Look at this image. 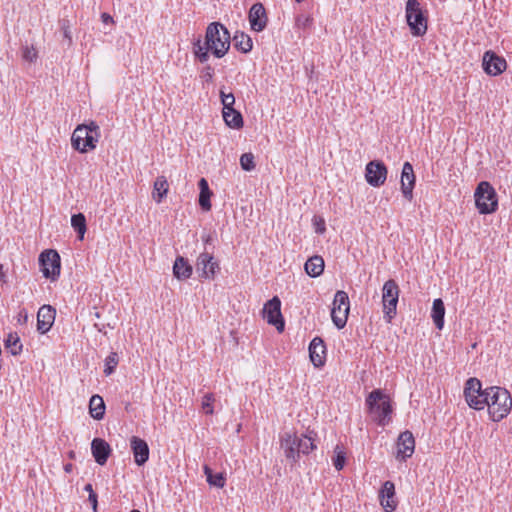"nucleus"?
<instances>
[{
	"label": "nucleus",
	"mask_w": 512,
	"mask_h": 512,
	"mask_svg": "<svg viewBox=\"0 0 512 512\" xmlns=\"http://www.w3.org/2000/svg\"><path fill=\"white\" fill-rule=\"evenodd\" d=\"M204 474L206 475L207 482L217 488H223L225 485V478L222 473L213 474L212 469L208 466H204Z\"/></svg>",
	"instance_id": "33"
},
{
	"label": "nucleus",
	"mask_w": 512,
	"mask_h": 512,
	"mask_svg": "<svg viewBox=\"0 0 512 512\" xmlns=\"http://www.w3.org/2000/svg\"><path fill=\"white\" fill-rule=\"evenodd\" d=\"M41 271L45 278L56 280L60 275V256L56 250H45L39 256Z\"/></svg>",
	"instance_id": "10"
},
{
	"label": "nucleus",
	"mask_w": 512,
	"mask_h": 512,
	"mask_svg": "<svg viewBox=\"0 0 512 512\" xmlns=\"http://www.w3.org/2000/svg\"><path fill=\"white\" fill-rule=\"evenodd\" d=\"M223 119L227 126L234 129H239L243 127V117L240 112L223 113Z\"/></svg>",
	"instance_id": "35"
},
{
	"label": "nucleus",
	"mask_w": 512,
	"mask_h": 512,
	"mask_svg": "<svg viewBox=\"0 0 512 512\" xmlns=\"http://www.w3.org/2000/svg\"><path fill=\"white\" fill-rule=\"evenodd\" d=\"M445 306L442 299L438 298L433 301L431 317L435 326L442 329L444 326Z\"/></svg>",
	"instance_id": "30"
},
{
	"label": "nucleus",
	"mask_w": 512,
	"mask_h": 512,
	"mask_svg": "<svg viewBox=\"0 0 512 512\" xmlns=\"http://www.w3.org/2000/svg\"><path fill=\"white\" fill-rule=\"evenodd\" d=\"M4 346L14 356L19 355L22 351V343L17 333L8 334L4 340Z\"/></svg>",
	"instance_id": "32"
},
{
	"label": "nucleus",
	"mask_w": 512,
	"mask_h": 512,
	"mask_svg": "<svg viewBox=\"0 0 512 512\" xmlns=\"http://www.w3.org/2000/svg\"><path fill=\"white\" fill-rule=\"evenodd\" d=\"M89 413L92 418L101 420L105 414V403L99 395H93L89 402Z\"/></svg>",
	"instance_id": "28"
},
{
	"label": "nucleus",
	"mask_w": 512,
	"mask_h": 512,
	"mask_svg": "<svg viewBox=\"0 0 512 512\" xmlns=\"http://www.w3.org/2000/svg\"><path fill=\"white\" fill-rule=\"evenodd\" d=\"M312 431H309L308 434H304L301 437L297 435V444L298 450L300 454H308L309 452L316 449V445L314 443V438L312 437Z\"/></svg>",
	"instance_id": "31"
},
{
	"label": "nucleus",
	"mask_w": 512,
	"mask_h": 512,
	"mask_svg": "<svg viewBox=\"0 0 512 512\" xmlns=\"http://www.w3.org/2000/svg\"><path fill=\"white\" fill-rule=\"evenodd\" d=\"M233 112H238L237 110L234 109V105H231V106H223V111L222 113H230L232 114Z\"/></svg>",
	"instance_id": "49"
},
{
	"label": "nucleus",
	"mask_w": 512,
	"mask_h": 512,
	"mask_svg": "<svg viewBox=\"0 0 512 512\" xmlns=\"http://www.w3.org/2000/svg\"><path fill=\"white\" fill-rule=\"evenodd\" d=\"M305 271L310 277H318L324 271V260L321 256L310 257L305 263Z\"/></svg>",
	"instance_id": "26"
},
{
	"label": "nucleus",
	"mask_w": 512,
	"mask_h": 512,
	"mask_svg": "<svg viewBox=\"0 0 512 512\" xmlns=\"http://www.w3.org/2000/svg\"><path fill=\"white\" fill-rule=\"evenodd\" d=\"M71 225L82 240L86 232V219L82 213L74 214L71 217Z\"/></svg>",
	"instance_id": "34"
},
{
	"label": "nucleus",
	"mask_w": 512,
	"mask_h": 512,
	"mask_svg": "<svg viewBox=\"0 0 512 512\" xmlns=\"http://www.w3.org/2000/svg\"><path fill=\"white\" fill-rule=\"evenodd\" d=\"M415 439L413 434L406 430L400 433L397 440V458L405 461L414 453Z\"/></svg>",
	"instance_id": "18"
},
{
	"label": "nucleus",
	"mask_w": 512,
	"mask_h": 512,
	"mask_svg": "<svg viewBox=\"0 0 512 512\" xmlns=\"http://www.w3.org/2000/svg\"><path fill=\"white\" fill-rule=\"evenodd\" d=\"M249 22L251 29L256 32H261L265 29L268 17L266 10L262 3L257 2L253 4L249 10Z\"/></svg>",
	"instance_id": "16"
},
{
	"label": "nucleus",
	"mask_w": 512,
	"mask_h": 512,
	"mask_svg": "<svg viewBox=\"0 0 512 512\" xmlns=\"http://www.w3.org/2000/svg\"><path fill=\"white\" fill-rule=\"evenodd\" d=\"M406 21L411 34L420 37L426 34L428 19L418 0H408L405 7Z\"/></svg>",
	"instance_id": "4"
},
{
	"label": "nucleus",
	"mask_w": 512,
	"mask_h": 512,
	"mask_svg": "<svg viewBox=\"0 0 512 512\" xmlns=\"http://www.w3.org/2000/svg\"><path fill=\"white\" fill-rule=\"evenodd\" d=\"M98 141L99 135L90 133L85 124H79L71 136L72 147L80 153L95 149Z\"/></svg>",
	"instance_id": "8"
},
{
	"label": "nucleus",
	"mask_w": 512,
	"mask_h": 512,
	"mask_svg": "<svg viewBox=\"0 0 512 512\" xmlns=\"http://www.w3.org/2000/svg\"><path fill=\"white\" fill-rule=\"evenodd\" d=\"M366 405L373 420L379 426H386L391 422L393 411L390 397L381 389H375L366 398Z\"/></svg>",
	"instance_id": "2"
},
{
	"label": "nucleus",
	"mask_w": 512,
	"mask_h": 512,
	"mask_svg": "<svg viewBox=\"0 0 512 512\" xmlns=\"http://www.w3.org/2000/svg\"><path fill=\"white\" fill-rule=\"evenodd\" d=\"M214 71L211 66H206L203 70V78H205L206 81H210L213 77Z\"/></svg>",
	"instance_id": "46"
},
{
	"label": "nucleus",
	"mask_w": 512,
	"mask_h": 512,
	"mask_svg": "<svg viewBox=\"0 0 512 512\" xmlns=\"http://www.w3.org/2000/svg\"><path fill=\"white\" fill-rule=\"evenodd\" d=\"M17 321L19 324H26L28 321V312L25 308L20 309L17 315Z\"/></svg>",
	"instance_id": "44"
},
{
	"label": "nucleus",
	"mask_w": 512,
	"mask_h": 512,
	"mask_svg": "<svg viewBox=\"0 0 512 512\" xmlns=\"http://www.w3.org/2000/svg\"><path fill=\"white\" fill-rule=\"evenodd\" d=\"M192 266L189 264L188 260L182 256H178L175 259L173 265V274L178 280H186L192 275Z\"/></svg>",
	"instance_id": "24"
},
{
	"label": "nucleus",
	"mask_w": 512,
	"mask_h": 512,
	"mask_svg": "<svg viewBox=\"0 0 512 512\" xmlns=\"http://www.w3.org/2000/svg\"><path fill=\"white\" fill-rule=\"evenodd\" d=\"M297 3H301L303 2L304 0H295Z\"/></svg>",
	"instance_id": "55"
},
{
	"label": "nucleus",
	"mask_w": 512,
	"mask_h": 512,
	"mask_svg": "<svg viewBox=\"0 0 512 512\" xmlns=\"http://www.w3.org/2000/svg\"><path fill=\"white\" fill-rule=\"evenodd\" d=\"M490 387L482 389L481 381L477 378H469L464 387V397L468 406L475 410L486 407L490 398Z\"/></svg>",
	"instance_id": "6"
},
{
	"label": "nucleus",
	"mask_w": 512,
	"mask_h": 512,
	"mask_svg": "<svg viewBox=\"0 0 512 512\" xmlns=\"http://www.w3.org/2000/svg\"><path fill=\"white\" fill-rule=\"evenodd\" d=\"M313 225L318 234H323L326 231L325 220L320 216H314Z\"/></svg>",
	"instance_id": "43"
},
{
	"label": "nucleus",
	"mask_w": 512,
	"mask_h": 512,
	"mask_svg": "<svg viewBox=\"0 0 512 512\" xmlns=\"http://www.w3.org/2000/svg\"><path fill=\"white\" fill-rule=\"evenodd\" d=\"M60 27H61V30L63 31L64 38L67 40L68 45H71L72 44V34H71V30H70L69 20L62 19L60 21Z\"/></svg>",
	"instance_id": "40"
},
{
	"label": "nucleus",
	"mask_w": 512,
	"mask_h": 512,
	"mask_svg": "<svg viewBox=\"0 0 512 512\" xmlns=\"http://www.w3.org/2000/svg\"><path fill=\"white\" fill-rule=\"evenodd\" d=\"M95 316H96L97 318H99V317H100V315H99V313H98V312H96V313H95Z\"/></svg>",
	"instance_id": "54"
},
{
	"label": "nucleus",
	"mask_w": 512,
	"mask_h": 512,
	"mask_svg": "<svg viewBox=\"0 0 512 512\" xmlns=\"http://www.w3.org/2000/svg\"><path fill=\"white\" fill-rule=\"evenodd\" d=\"M38 57L37 51L34 46H24L22 48V58L27 62H34Z\"/></svg>",
	"instance_id": "38"
},
{
	"label": "nucleus",
	"mask_w": 512,
	"mask_h": 512,
	"mask_svg": "<svg viewBox=\"0 0 512 512\" xmlns=\"http://www.w3.org/2000/svg\"><path fill=\"white\" fill-rule=\"evenodd\" d=\"M345 453L342 451L336 452L335 457L333 458V465L336 468V470L340 471L343 469L345 465Z\"/></svg>",
	"instance_id": "42"
},
{
	"label": "nucleus",
	"mask_w": 512,
	"mask_h": 512,
	"mask_svg": "<svg viewBox=\"0 0 512 512\" xmlns=\"http://www.w3.org/2000/svg\"><path fill=\"white\" fill-rule=\"evenodd\" d=\"M399 299V287L395 280H387L382 288V304L384 319L390 323L396 315V308Z\"/></svg>",
	"instance_id": "7"
},
{
	"label": "nucleus",
	"mask_w": 512,
	"mask_h": 512,
	"mask_svg": "<svg viewBox=\"0 0 512 512\" xmlns=\"http://www.w3.org/2000/svg\"><path fill=\"white\" fill-rule=\"evenodd\" d=\"M196 270L200 273L201 277L213 279L219 270V263L214 260L211 254L203 252L197 258Z\"/></svg>",
	"instance_id": "15"
},
{
	"label": "nucleus",
	"mask_w": 512,
	"mask_h": 512,
	"mask_svg": "<svg viewBox=\"0 0 512 512\" xmlns=\"http://www.w3.org/2000/svg\"><path fill=\"white\" fill-rule=\"evenodd\" d=\"M482 67L486 74L498 76L506 70L507 63L502 56H499L492 50H488L483 55Z\"/></svg>",
	"instance_id": "13"
},
{
	"label": "nucleus",
	"mask_w": 512,
	"mask_h": 512,
	"mask_svg": "<svg viewBox=\"0 0 512 512\" xmlns=\"http://www.w3.org/2000/svg\"><path fill=\"white\" fill-rule=\"evenodd\" d=\"M380 502L386 512H392L395 510L397 503L394 500L395 497V485L391 481L384 482L380 490Z\"/></svg>",
	"instance_id": "22"
},
{
	"label": "nucleus",
	"mask_w": 512,
	"mask_h": 512,
	"mask_svg": "<svg viewBox=\"0 0 512 512\" xmlns=\"http://www.w3.org/2000/svg\"><path fill=\"white\" fill-rule=\"evenodd\" d=\"M387 167L382 161H370L366 165L365 178L368 184L373 187L382 186L387 178Z\"/></svg>",
	"instance_id": "12"
},
{
	"label": "nucleus",
	"mask_w": 512,
	"mask_h": 512,
	"mask_svg": "<svg viewBox=\"0 0 512 512\" xmlns=\"http://www.w3.org/2000/svg\"><path fill=\"white\" fill-rule=\"evenodd\" d=\"M231 36L228 29L220 22H212L206 28L205 40L197 39L193 42V53L201 62L209 59V52L216 58H222L229 50Z\"/></svg>",
	"instance_id": "1"
},
{
	"label": "nucleus",
	"mask_w": 512,
	"mask_h": 512,
	"mask_svg": "<svg viewBox=\"0 0 512 512\" xmlns=\"http://www.w3.org/2000/svg\"><path fill=\"white\" fill-rule=\"evenodd\" d=\"M5 277V273L3 271V265L0 264V280H3Z\"/></svg>",
	"instance_id": "52"
},
{
	"label": "nucleus",
	"mask_w": 512,
	"mask_h": 512,
	"mask_svg": "<svg viewBox=\"0 0 512 512\" xmlns=\"http://www.w3.org/2000/svg\"><path fill=\"white\" fill-rule=\"evenodd\" d=\"M130 447L135 463L138 466L144 465L149 459L150 452L147 442L137 436H132L130 439Z\"/></svg>",
	"instance_id": "20"
},
{
	"label": "nucleus",
	"mask_w": 512,
	"mask_h": 512,
	"mask_svg": "<svg viewBox=\"0 0 512 512\" xmlns=\"http://www.w3.org/2000/svg\"><path fill=\"white\" fill-rule=\"evenodd\" d=\"M169 184L165 176H158L153 185L152 197L157 203H161L166 197Z\"/></svg>",
	"instance_id": "27"
},
{
	"label": "nucleus",
	"mask_w": 512,
	"mask_h": 512,
	"mask_svg": "<svg viewBox=\"0 0 512 512\" xmlns=\"http://www.w3.org/2000/svg\"><path fill=\"white\" fill-rule=\"evenodd\" d=\"M101 19L105 24L114 23L112 16H110L108 13H102Z\"/></svg>",
	"instance_id": "48"
},
{
	"label": "nucleus",
	"mask_w": 512,
	"mask_h": 512,
	"mask_svg": "<svg viewBox=\"0 0 512 512\" xmlns=\"http://www.w3.org/2000/svg\"><path fill=\"white\" fill-rule=\"evenodd\" d=\"M240 165L243 170L251 171L255 168L254 155L252 153H244L240 157Z\"/></svg>",
	"instance_id": "37"
},
{
	"label": "nucleus",
	"mask_w": 512,
	"mask_h": 512,
	"mask_svg": "<svg viewBox=\"0 0 512 512\" xmlns=\"http://www.w3.org/2000/svg\"><path fill=\"white\" fill-rule=\"evenodd\" d=\"M91 451L95 461L99 465H104L110 456L111 448L105 440L101 438H95L91 443Z\"/></svg>",
	"instance_id": "23"
},
{
	"label": "nucleus",
	"mask_w": 512,
	"mask_h": 512,
	"mask_svg": "<svg viewBox=\"0 0 512 512\" xmlns=\"http://www.w3.org/2000/svg\"><path fill=\"white\" fill-rule=\"evenodd\" d=\"M220 98L223 106L228 107L235 104V96L233 95V93H226L224 89L220 90Z\"/></svg>",
	"instance_id": "41"
},
{
	"label": "nucleus",
	"mask_w": 512,
	"mask_h": 512,
	"mask_svg": "<svg viewBox=\"0 0 512 512\" xmlns=\"http://www.w3.org/2000/svg\"><path fill=\"white\" fill-rule=\"evenodd\" d=\"M350 310V302L348 294L339 290L334 295L333 305L331 309V318L334 325L338 329L345 327Z\"/></svg>",
	"instance_id": "9"
},
{
	"label": "nucleus",
	"mask_w": 512,
	"mask_h": 512,
	"mask_svg": "<svg viewBox=\"0 0 512 512\" xmlns=\"http://www.w3.org/2000/svg\"><path fill=\"white\" fill-rule=\"evenodd\" d=\"M198 186L200 189L199 205L202 210L210 211L211 210L210 198L213 193L209 188L207 180L205 178H201L198 182Z\"/></svg>",
	"instance_id": "25"
},
{
	"label": "nucleus",
	"mask_w": 512,
	"mask_h": 512,
	"mask_svg": "<svg viewBox=\"0 0 512 512\" xmlns=\"http://www.w3.org/2000/svg\"><path fill=\"white\" fill-rule=\"evenodd\" d=\"M232 41L234 47L242 53H248L252 50V39L250 38L249 35L245 34L244 32L237 31L234 34Z\"/></svg>",
	"instance_id": "29"
},
{
	"label": "nucleus",
	"mask_w": 512,
	"mask_h": 512,
	"mask_svg": "<svg viewBox=\"0 0 512 512\" xmlns=\"http://www.w3.org/2000/svg\"><path fill=\"white\" fill-rule=\"evenodd\" d=\"M415 180L416 178L412 164L410 162H405L401 173V191L404 198L408 201L413 199Z\"/></svg>",
	"instance_id": "17"
},
{
	"label": "nucleus",
	"mask_w": 512,
	"mask_h": 512,
	"mask_svg": "<svg viewBox=\"0 0 512 512\" xmlns=\"http://www.w3.org/2000/svg\"><path fill=\"white\" fill-rule=\"evenodd\" d=\"M131 512H141V511L134 509Z\"/></svg>",
	"instance_id": "56"
},
{
	"label": "nucleus",
	"mask_w": 512,
	"mask_h": 512,
	"mask_svg": "<svg viewBox=\"0 0 512 512\" xmlns=\"http://www.w3.org/2000/svg\"><path fill=\"white\" fill-rule=\"evenodd\" d=\"M87 128H89V132L90 133H93V134H96V135H101L100 134V127L99 125L95 122V121H90L88 124H85Z\"/></svg>",
	"instance_id": "45"
},
{
	"label": "nucleus",
	"mask_w": 512,
	"mask_h": 512,
	"mask_svg": "<svg viewBox=\"0 0 512 512\" xmlns=\"http://www.w3.org/2000/svg\"><path fill=\"white\" fill-rule=\"evenodd\" d=\"M267 322L274 325L279 332L284 330V320L281 314V301L277 296L266 302L263 308Z\"/></svg>",
	"instance_id": "11"
},
{
	"label": "nucleus",
	"mask_w": 512,
	"mask_h": 512,
	"mask_svg": "<svg viewBox=\"0 0 512 512\" xmlns=\"http://www.w3.org/2000/svg\"><path fill=\"white\" fill-rule=\"evenodd\" d=\"M204 241L206 243H209L211 241V236L210 235H207L205 238H204Z\"/></svg>",
	"instance_id": "53"
},
{
	"label": "nucleus",
	"mask_w": 512,
	"mask_h": 512,
	"mask_svg": "<svg viewBox=\"0 0 512 512\" xmlns=\"http://www.w3.org/2000/svg\"><path fill=\"white\" fill-rule=\"evenodd\" d=\"M490 394L486 405L488 407L489 416L492 421L499 422L510 413L512 397L507 389L498 386H491Z\"/></svg>",
	"instance_id": "3"
},
{
	"label": "nucleus",
	"mask_w": 512,
	"mask_h": 512,
	"mask_svg": "<svg viewBox=\"0 0 512 512\" xmlns=\"http://www.w3.org/2000/svg\"><path fill=\"white\" fill-rule=\"evenodd\" d=\"M72 469H73V465L71 463H67L64 465V471L66 473H70L72 471Z\"/></svg>",
	"instance_id": "51"
},
{
	"label": "nucleus",
	"mask_w": 512,
	"mask_h": 512,
	"mask_svg": "<svg viewBox=\"0 0 512 512\" xmlns=\"http://www.w3.org/2000/svg\"><path fill=\"white\" fill-rule=\"evenodd\" d=\"M88 500H89V502H90V503H91V505H92V509H93V511H94V512H96V511H97V506H98L97 494H96V493H94V494H90V495L88 496Z\"/></svg>",
	"instance_id": "47"
},
{
	"label": "nucleus",
	"mask_w": 512,
	"mask_h": 512,
	"mask_svg": "<svg viewBox=\"0 0 512 512\" xmlns=\"http://www.w3.org/2000/svg\"><path fill=\"white\" fill-rule=\"evenodd\" d=\"M309 357L315 367H321L325 363L326 346L322 338L315 337L309 345Z\"/></svg>",
	"instance_id": "21"
},
{
	"label": "nucleus",
	"mask_w": 512,
	"mask_h": 512,
	"mask_svg": "<svg viewBox=\"0 0 512 512\" xmlns=\"http://www.w3.org/2000/svg\"><path fill=\"white\" fill-rule=\"evenodd\" d=\"M84 490H85L86 492H88V493H89V495H90V494H94V493H95V492H94V490H93V487H92V485H91L90 483H88V484H86V485L84 486Z\"/></svg>",
	"instance_id": "50"
},
{
	"label": "nucleus",
	"mask_w": 512,
	"mask_h": 512,
	"mask_svg": "<svg viewBox=\"0 0 512 512\" xmlns=\"http://www.w3.org/2000/svg\"><path fill=\"white\" fill-rule=\"evenodd\" d=\"M475 205L480 214H491L498 208V196L494 187L487 181L478 184L475 193Z\"/></svg>",
	"instance_id": "5"
},
{
	"label": "nucleus",
	"mask_w": 512,
	"mask_h": 512,
	"mask_svg": "<svg viewBox=\"0 0 512 512\" xmlns=\"http://www.w3.org/2000/svg\"><path fill=\"white\" fill-rule=\"evenodd\" d=\"M118 362H119V357H118V354L116 352H111L105 359V368H104V373L105 375H111L117 365H118Z\"/></svg>",
	"instance_id": "36"
},
{
	"label": "nucleus",
	"mask_w": 512,
	"mask_h": 512,
	"mask_svg": "<svg viewBox=\"0 0 512 512\" xmlns=\"http://www.w3.org/2000/svg\"><path fill=\"white\" fill-rule=\"evenodd\" d=\"M55 309L50 305H43L37 313V330L41 334L47 333L55 321Z\"/></svg>",
	"instance_id": "19"
},
{
	"label": "nucleus",
	"mask_w": 512,
	"mask_h": 512,
	"mask_svg": "<svg viewBox=\"0 0 512 512\" xmlns=\"http://www.w3.org/2000/svg\"><path fill=\"white\" fill-rule=\"evenodd\" d=\"M280 447L286 459L295 464L298 462L300 457V451L298 450L297 434L285 432L280 436Z\"/></svg>",
	"instance_id": "14"
},
{
	"label": "nucleus",
	"mask_w": 512,
	"mask_h": 512,
	"mask_svg": "<svg viewBox=\"0 0 512 512\" xmlns=\"http://www.w3.org/2000/svg\"><path fill=\"white\" fill-rule=\"evenodd\" d=\"M214 400H215V398L212 393H207L204 395V397L202 399V408L206 414H213L214 410H213L212 404H213Z\"/></svg>",
	"instance_id": "39"
}]
</instances>
